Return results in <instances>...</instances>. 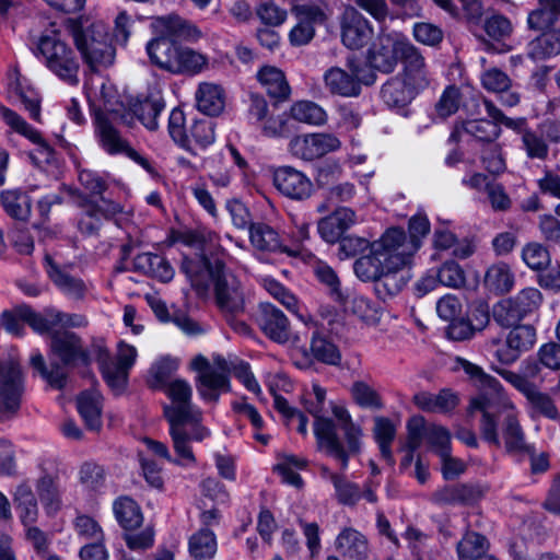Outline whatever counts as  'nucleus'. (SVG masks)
Instances as JSON below:
<instances>
[{
    "label": "nucleus",
    "instance_id": "obj_1",
    "mask_svg": "<svg viewBox=\"0 0 560 560\" xmlns=\"http://www.w3.org/2000/svg\"><path fill=\"white\" fill-rule=\"evenodd\" d=\"M416 252V242H408L404 230L390 228L370 244L368 255L355 260L354 272L362 281H375L378 292L383 288L395 295L405 285L398 273L411 264Z\"/></svg>",
    "mask_w": 560,
    "mask_h": 560
},
{
    "label": "nucleus",
    "instance_id": "obj_2",
    "mask_svg": "<svg viewBox=\"0 0 560 560\" xmlns=\"http://www.w3.org/2000/svg\"><path fill=\"white\" fill-rule=\"evenodd\" d=\"M223 248L214 255L185 259L182 270L192 287L206 290L211 283L218 307L226 314H240L245 311V294L237 277L225 268Z\"/></svg>",
    "mask_w": 560,
    "mask_h": 560
},
{
    "label": "nucleus",
    "instance_id": "obj_3",
    "mask_svg": "<svg viewBox=\"0 0 560 560\" xmlns=\"http://www.w3.org/2000/svg\"><path fill=\"white\" fill-rule=\"evenodd\" d=\"M163 392L172 404L164 408L171 425V435L178 455H192L190 441H201L208 431L200 427L201 411L191 404L192 388L183 378H174L164 386Z\"/></svg>",
    "mask_w": 560,
    "mask_h": 560
},
{
    "label": "nucleus",
    "instance_id": "obj_4",
    "mask_svg": "<svg viewBox=\"0 0 560 560\" xmlns=\"http://www.w3.org/2000/svg\"><path fill=\"white\" fill-rule=\"evenodd\" d=\"M150 27L155 37L145 46L149 59L159 69L170 73L173 72L180 46L171 38L197 43L202 37L197 25L175 14L152 18Z\"/></svg>",
    "mask_w": 560,
    "mask_h": 560
},
{
    "label": "nucleus",
    "instance_id": "obj_5",
    "mask_svg": "<svg viewBox=\"0 0 560 560\" xmlns=\"http://www.w3.org/2000/svg\"><path fill=\"white\" fill-rule=\"evenodd\" d=\"M37 49L46 67L70 85L79 83L80 63L74 51L57 34L43 35Z\"/></svg>",
    "mask_w": 560,
    "mask_h": 560
},
{
    "label": "nucleus",
    "instance_id": "obj_6",
    "mask_svg": "<svg viewBox=\"0 0 560 560\" xmlns=\"http://www.w3.org/2000/svg\"><path fill=\"white\" fill-rule=\"evenodd\" d=\"M74 43L91 70L109 67L114 62L115 49L102 23H94L85 30H77Z\"/></svg>",
    "mask_w": 560,
    "mask_h": 560
},
{
    "label": "nucleus",
    "instance_id": "obj_7",
    "mask_svg": "<svg viewBox=\"0 0 560 560\" xmlns=\"http://www.w3.org/2000/svg\"><path fill=\"white\" fill-rule=\"evenodd\" d=\"M85 93L93 117L97 114L119 117L121 124L127 127L133 126V117L126 113L127 104L117 89L105 78L98 75L91 78L85 84Z\"/></svg>",
    "mask_w": 560,
    "mask_h": 560
},
{
    "label": "nucleus",
    "instance_id": "obj_8",
    "mask_svg": "<svg viewBox=\"0 0 560 560\" xmlns=\"http://www.w3.org/2000/svg\"><path fill=\"white\" fill-rule=\"evenodd\" d=\"M117 122H121L119 117L114 118V116L103 114L93 117L94 135L100 148L109 155H126L151 173L153 168L149 160L137 152L129 141L121 136L116 127Z\"/></svg>",
    "mask_w": 560,
    "mask_h": 560
},
{
    "label": "nucleus",
    "instance_id": "obj_9",
    "mask_svg": "<svg viewBox=\"0 0 560 560\" xmlns=\"http://www.w3.org/2000/svg\"><path fill=\"white\" fill-rule=\"evenodd\" d=\"M191 366L198 372L197 388L205 400L217 401L221 392L230 390V365L223 357L215 355L210 363L207 358L198 355Z\"/></svg>",
    "mask_w": 560,
    "mask_h": 560
},
{
    "label": "nucleus",
    "instance_id": "obj_10",
    "mask_svg": "<svg viewBox=\"0 0 560 560\" xmlns=\"http://www.w3.org/2000/svg\"><path fill=\"white\" fill-rule=\"evenodd\" d=\"M3 120L13 131L23 136L35 145L30 152V159L37 167L48 172L58 166L56 151L37 129L28 125L20 115L11 109L3 110Z\"/></svg>",
    "mask_w": 560,
    "mask_h": 560
},
{
    "label": "nucleus",
    "instance_id": "obj_11",
    "mask_svg": "<svg viewBox=\"0 0 560 560\" xmlns=\"http://www.w3.org/2000/svg\"><path fill=\"white\" fill-rule=\"evenodd\" d=\"M24 389L20 363L14 359L0 361V420L9 419L19 411Z\"/></svg>",
    "mask_w": 560,
    "mask_h": 560
},
{
    "label": "nucleus",
    "instance_id": "obj_12",
    "mask_svg": "<svg viewBox=\"0 0 560 560\" xmlns=\"http://www.w3.org/2000/svg\"><path fill=\"white\" fill-rule=\"evenodd\" d=\"M541 302L542 294L538 289L525 288L516 295L500 301L493 308V315L500 325L510 327L536 311Z\"/></svg>",
    "mask_w": 560,
    "mask_h": 560
},
{
    "label": "nucleus",
    "instance_id": "obj_13",
    "mask_svg": "<svg viewBox=\"0 0 560 560\" xmlns=\"http://www.w3.org/2000/svg\"><path fill=\"white\" fill-rule=\"evenodd\" d=\"M46 334L50 335V354L61 362L62 368L90 365V351L79 335L69 330Z\"/></svg>",
    "mask_w": 560,
    "mask_h": 560
},
{
    "label": "nucleus",
    "instance_id": "obj_14",
    "mask_svg": "<svg viewBox=\"0 0 560 560\" xmlns=\"http://www.w3.org/2000/svg\"><path fill=\"white\" fill-rule=\"evenodd\" d=\"M341 42L352 50H358L368 45L374 36V30L370 21L354 7L348 5L339 18Z\"/></svg>",
    "mask_w": 560,
    "mask_h": 560
},
{
    "label": "nucleus",
    "instance_id": "obj_15",
    "mask_svg": "<svg viewBox=\"0 0 560 560\" xmlns=\"http://www.w3.org/2000/svg\"><path fill=\"white\" fill-rule=\"evenodd\" d=\"M341 145L340 140L325 132L306 133L293 137L289 142V151L298 159L313 161L337 151Z\"/></svg>",
    "mask_w": 560,
    "mask_h": 560
},
{
    "label": "nucleus",
    "instance_id": "obj_16",
    "mask_svg": "<svg viewBox=\"0 0 560 560\" xmlns=\"http://www.w3.org/2000/svg\"><path fill=\"white\" fill-rule=\"evenodd\" d=\"M409 44L410 42L396 39L389 34H380L368 50V63L381 72L390 73L398 59H401L402 47Z\"/></svg>",
    "mask_w": 560,
    "mask_h": 560
},
{
    "label": "nucleus",
    "instance_id": "obj_17",
    "mask_svg": "<svg viewBox=\"0 0 560 560\" xmlns=\"http://www.w3.org/2000/svg\"><path fill=\"white\" fill-rule=\"evenodd\" d=\"M491 342L498 347L494 357L503 364H512L520 358L521 353L534 347L536 330L530 325H517L510 330L504 343L497 339Z\"/></svg>",
    "mask_w": 560,
    "mask_h": 560
},
{
    "label": "nucleus",
    "instance_id": "obj_18",
    "mask_svg": "<svg viewBox=\"0 0 560 560\" xmlns=\"http://www.w3.org/2000/svg\"><path fill=\"white\" fill-rule=\"evenodd\" d=\"M272 179L278 191L292 200H305L312 196V180L292 166L277 167Z\"/></svg>",
    "mask_w": 560,
    "mask_h": 560
},
{
    "label": "nucleus",
    "instance_id": "obj_19",
    "mask_svg": "<svg viewBox=\"0 0 560 560\" xmlns=\"http://www.w3.org/2000/svg\"><path fill=\"white\" fill-rule=\"evenodd\" d=\"M505 374V381L526 397L534 412L550 420H560V412L548 394L540 392L534 383H527L511 373Z\"/></svg>",
    "mask_w": 560,
    "mask_h": 560
},
{
    "label": "nucleus",
    "instance_id": "obj_20",
    "mask_svg": "<svg viewBox=\"0 0 560 560\" xmlns=\"http://www.w3.org/2000/svg\"><path fill=\"white\" fill-rule=\"evenodd\" d=\"M402 72L399 74L408 84L419 93L430 84L429 71L424 57L411 43L401 50Z\"/></svg>",
    "mask_w": 560,
    "mask_h": 560
},
{
    "label": "nucleus",
    "instance_id": "obj_21",
    "mask_svg": "<svg viewBox=\"0 0 560 560\" xmlns=\"http://www.w3.org/2000/svg\"><path fill=\"white\" fill-rule=\"evenodd\" d=\"M457 365L475 382L480 388V394L494 396V402L503 407H512L513 402L509 398L501 383L492 375L486 373L483 369L470 361L457 358Z\"/></svg>",
    "mask_w": 560,
    "mask_h": 560
},
{
    "label": "nucleus",
    "instance_id": "obj_22",
    "mask_svg": "<svg viewBox=\"0 0 560 560\" xmlns=\"http://www.w3.org/2000/svg\"><path fill=\"white\" fill-rule=\"evenodd\" d=\"M325 89L335 96L358 97L362 91V82L358 69L350 72L340 67H331L323 75Z\"/></svg>",
    "mask_w": 560,
    "mask_h": 560
},
{
    "label": "nucleus",
    "instance_id": "obj_23",
    "mask_svg": "<svg viewBox=\"0 0 560 560\" xmlns=\"http://www.w3.org/2000/svg\"><path fill=\"white\" fill-rule=\"evenodd\" d=\"M258 325L269 339L278 343H285L290 340L289 319L282 311L270 303H260Z\"/></svg>",
    "mask_w": 560,
    "mask_h": 560
},
{
    "label": "nucleus",
    "instance_id": "obj_24",
    "mask_svg": "<svg viewBox=\"0 0 560 560\" xmlns=\"http://www.w3.org/2000/svg\"><path fill=\"white\" fill-rule=\"evenodd\" d=\"M355 222L357 214L352 209L339 207L317 222V231L326 243L335 244Z\"/></svg>",
    "mask_w": 560,
    "mask_h": 560
},
{
    "label": "nucleus",
    "instance_id": "obj_25",
    "mask_svg": "<svg viewBox=\"0 0 560 560\" xmlns=\"http://www.w3.org/2000/svg\"><path fill=\"white\" fill-rule=\"evenodd\" d=\"M514 409V405L512 407H503L499 406L494 402V396H488V394H479L477 397L471 398L468 407V412L472 413L475 411L482 412V420L480 423V430L482 438L492 444L498 445L499 439L497 433V420L491 415V411H501Z\"/></svg>",
    "mask_w": 560,
    "mask_h": 560
},
{
    "label": "nucleus",
    "instance_id": "obj_26",
    "mask_svg": "<svg viewBox=\"0 0 560 560\" xmlns=\"http://www.w3.org/2000/svg\"><path fill=\"white\" fill-rule=\"evenodd\" d=\"M33 324L39 330V335L45 332L60 331L58 328H80L88 324L86 317L81 314L65 313L56 308H46L42 315H33Z\"/></svg>",
    "mask_w": 560,
    "mask_h": 560
},
{
    "label": "nucleus",
    "instance_id": "obj_27",
    "mask_svg": "<svg viewBox=\"0 0 560 560\" xmlns=\"http://www.w3.org/2000/svg\"><path fill=\"white\" fill-rule=\"evenodd\" d=\"M298 22L289 33L293 46L308 44L315 35V24L324 21V13L318 7L302 5L296 11Z\"/></svg>",
    "mask_w": 560,
    "mask_h": 560
},
{
    "label": "nucleus",
    "instance_id": "obj_28",
    "mask_svg": "<svg viewBox=\"0 0 560 560\" xmlns=\"http://www.w3.org/2000/svg\"><path fill=\"white\" fill-rule=\"evenodd\" d=\"M256 78L269 97L277 102H284L290 97L291 86L281 69L264 66L257 71Z\"/></svg>",
    "mask_w": 560,
    "mask_h": 560
},
{
    "label": "nucleus",
    "instance_id": "obj_29",
    "mask_svg": "<svg viewBox=\"0 0 560 560\" xmlns=\"http://www.w3.org/2000/svg\"><path fill=\"white\" fill-rule=\"evenodd\" d=\"M336 550L349 560H365L369 544L363 534L352 527H345L335 539Z\"/></svg>",
    "mask_w": 560,
    "mask_h": 560
},
{
    "label": "nucleus",
    "instance_id": "obj_30",
    "mask_svg": "<svg viewBox=\"0 0 560 560\" xmlns=\"http://www.w3.org/2000/svg\"><path fill=\"white\" fill-rule=\"evenodd\" d=\"M209 68L210 59L207 54L180 45L172 74L194 77L209 70Z\"/></svg>",
    "mask_w": 560,
    "mask_h": 560
},
{
    "label": "nucleus",
    "instance_id": "obj_31",
    "mask_svg": "<svg viewBox=\"0 0 560 560\" xmlns=\"http://www.w3.org/2000/svg\"><path fill=\"white\" fill-rule=\"evenodd\" d=\"M164 108L160 98L145 97L144 100L130 101L126 106V113L138 119L147 129H158V117Z\"/></svg>",
    "mask_w": 560,
    "mask_h": 560
},
{
    "label": "nucleus",
    "instance_id": "obj_32",
    "mask_svg": "<svg viewBox=\"0 0 560 560\" xmlns=\"http://www.w3.org/2000/svg\"><path fill=\"white\" fill-rule=\"evenodd\" d=\"M249 240L252 245L262 252H285L290 255H296L299 249H288L282 245L278 232L266 223H253L249 226Z\"/></svg>",
    "mask_w": 560,
    "mask_h": 560
},
{
    "label": "nucleus",
    "instance_id": "obj_33",
    "mask_svg": "<svg viewBox=\"0 0 560 560\" xmlns=\"http://www.w3.org/2000/svg\"><path fill=\"white\" fill-rule=\"evenodd\" d=\"M44 260L48 277L59 290L73 299H80L84 295L85 285L81 279L71 276L60 268L49 255H46Z\"/></svg>",
    "mask_w": 560,
    "mask_h": 560
},
{
    "label": "nucleus",
    "instance_id": "obj_34",
    "mask_svg": "<svg viewBox=\"0 0 560 560\" xmlns=\"http://www.w3.org/2000/svg\"><path fill=\"white\" fill-rule=\"evenodd\" d=\"M419 94L399 75L390 78L383 86L381 96L388 107L402 108Z\"/></svg>",
    "mask_w": 560,
    "mask_h": 560
},
{
    "label": "nucleus",
    "instance_id": "obj_35",
    "mask_svg": "<svg viewBox=\"0 0 560 560\" xmlns=\"http://www.w3.org/2000/svg\"><path fill=\"white\" fill-rule=\"evenodd\" d=\"M197 107L209 116L219 115L225 105L223 89L211 82H201L195 94Z\"/></svg>",
    "mask_w": 560,
    "mask_h": 560
},
{
    "label": "nucleus",
    "instance_id": "obj_36",
    "mask_svg": "<svg viewBox=\"0 0 560 560\" xmlns=\"http://www.w3.org/2000/svg\"><path fill=\"white\" fill-rule=\"evenodd\" d=\"M77 408L90 430H100L102 427V396L97 390L83 392L77 399Z\"/></svg>",
    "mask_w": 560,
    "mask_h": 560
},
{
    "label": "nucleus",
    "instance_id": "obj_37",
    "mask_svg": "<svg viewBox=\"0 0 560 560\" xmlns=\"http://www.w3.org/2000/svg\"><path fill=\"white\" fill-rule=\"evenodd\" d=\"M314 435L320 451L343 455L335 422L326 417L315 418Z\"/></svg>",
    "mask_w": 560,
    "mask_h": 560
},
{
    "label": "nucleus",
    "instance_id": "obj_38",
    "mask_svg": "<svg viewBox=\"0 0 560 560\" xmlns=\"http://www.w3.org/2000/svg\"><path fill=\"white\" fill-rule=\"evenodd\" d=\"M560 16V0H539V8L527 18L528 27L536 32H546Z\"/></svg>",
    "mask_w": 560,
    "mask_h": 560
},
{
    "label": "nucleus",
    "instance_id": "obj_39",
    "mask_svg": "<svg viewBox=\"0 0 560 560\" xmlns=\"http://www.w3.org/2000/svg\"><path fill=\"white\" fill-rule=\"evenodd\" d=\"M533 60H545L560 54V30H549L533 39L527 47Z\"/></svg>",
    "mask_w": 560,
    "mask_h": 560
},
{
    "label": "nucleus",
    "instance_id": "obj_40",
    "mask_svg": "<svg viewBox=\"0 0 560 560\" xmlns=\"http://www.w3.org/2000/svg\"><path fill=\"white\" fill-rule=\"evenodd\" d=\"M8 86L16 94L19 101L23 104L24 108L30 113V116L39 121L40 120V100L38 94L32 90L26 89L16 70L10 71L8 74Z\"/></svg>",
    "mask_w": 560,
    "mask_h": 560
},
{
    "label": "nucleus",
    "instance_id": "obj_41",
    "mask_svg": "<svg viewBox=\"0 0 560 560\" xmlns=\"http://www.w3.org/2000/svg\"><path fill=\"white\" fill-rule=\"evenodd\" d=\"M189 553L194 560H211L218 549L217 537L209 528H200L188 541Z\"/></svg>",
    "mask_w": 560,
    "mask_h": 560
},
{
    "label": "nucleus",
    "instance_id": "obj_42",
    "mask_svg": "<svg viewBox=\"0 0 560 560\" xmlns=\"http://www.w3.org/2000/svg\"><path fill=\"white\" fill-rule=\"evenodd\" d=\"M135 265L138 269L150 273L163 282H167L174 277V269L171 264L165 257L158 254H140L136 257Z\"/></svg>",
    "mask_w": 560,
    "mask_h": 560
},
{
    "label": "nucleus",
    "instance_id": "obj_43",
    "mask_svg": "<svg viewBox=\"0 0 560 560\" xmlns=\"http://www.w3.org/2000/svg\"><path fill=\"white\" fill-rule=\"evenodd\" d=\"M0 202L4 211L14 219L26 220L31 214V198L20 189L2 191L0 194Z\"/></svg>",
    "mask_w": 560,
    "mask_h": 560
},
{
    "label": "nucleus",
    "instance_id": "obj_44",
    "mask_svg": "<svg viewBox=\"0 0 560 560\" xmlns=\"http://www.w3.org/2000/svg\"><path fill=\"white\" fill-rule=\"evenodd\" d=\"M33 315H42V313L35 312L27 305H20L12 312H4L1 317V324L8 332L15 336L23 334L22 323H26L35 332L39 334V330L33 324Z\"/></svg>",
    "mask_w": 560,
    "mask_h": 560
},
{
    "label": "nucleus",
    "instance_id": "obj_45",
    "mask_svg": "<svg viewBox=\"0 0 560 560\" xmlns=\"http://www.w3.org/2000/svg\"><path fill=\"white\" fill-rule=\"evenodd\" d=\"M117 522L127 530L135 529L142 524L143 517L139 505L128 497L118 498L113 505Z\"/></svg>",
    "mask_w": 560,
    "mask_h": 560
},
{
    "label": "nucleus",
    "instance_id": "obj_46",
    "mask_svg": "<svg viewBox=\"0 0 560 560\" xmlns=\"http://www.w3.org/2000/svg\"><path fill=\"white\" fill-rule=\"evenodd\" d=\"M339 304L368 325H376L381 319L378 308L363 295H346L345 303Z\"/></svg>",
    "mask_w": 560,
    "mask_h": 560
},
{
    "label": "nucleus",
    "instance_id": "obj_47",
    "mask_svg": "<svg viewBox=\"0 0 560 560\" xmlns=\"http://www.w3.org/2000/svg\"><path fill=\"white\" fill-rule=\"evenodd\" d=\"M290 117L306 125L320 126L327 121L326 110L312 101H298L290 107Z\"/></svg>",
    "mask_w": 560,
    "mask_h": 560
},
{
    "label": "nucleus",
    "instance_id": "obj_48",
    "mask_svg": "<svg viewBox=\"0 0 560 560\" xmlns=\"http://www.w3.org/2000/svg\"><path fill=\"white\" fill-rule=\"evenodd\" d=\"M503 439L509 452L533 454L535 447L525 441L524 432L515 417H508L505 420Z\"/></svg>",
    "mask_w": 560,
    "mask_h": 560
},
{
    "label": "nucleus",
    "instance_id": "obj_49",
    "mask_svg": "<svg viewBox=\"0 0 560 560\" xmlns=\"http://www.w3.org/2000/svg\"><path fill=\"white\" fill-rule=\"evenodd\" d=\"M514 273L509 265L499 262L491 266L485 276L486 285L497 293H508L514 287Z\"/></svg>",
    "mask_w": 560,
    "mask_h": 560
},
{
    "label": "nucleus",
    "instance_id": "obj_50",
    "mask_svg": "<svg viewBox=\"0 0 560 560\" xmlns=\"http://www.w3.org/2000/svg\"><path fill=\"white\" fill-rule=\"evenodd\" d=\"M273 406L289 429L295 430L302 435L307 433V417L301 410L291 407L284 397L276 393H273Z\"/></svg>",
    "mask_w": 560,
    "mask_h": 560
},
{
    "label": "nucleus",
    "instance_id": "obj_51",
    "mask_svg": "<svg viewBox=\"0 0 560 560\" xmlns=\"http://www.w3.org/2000/svg\"><path fill=\"white\" fill-rule=\"evenodd\" d=\"M463 130L482 143H493L501 135L498 121L493 119H470L463 124Z\"/></svg>",
    "mask_w": 560,
    "mask_h": 560
},
{
    "label": "nucleus",
    "instance_id": "obj_52",
    "mask_svg": "<svg viewBox=\"0 0 560 560\" xmlns=\"http://www.w3.org/2000/svg\"><path fill=\"white\" fill-rule=\"evenodd\" d=\"M30 363L51 387L61 389L66 385L68 375L65 368L51 363L48 369L39 351L32 353Z\"/></svg>",
    "mask_w": 560,
    "mask_h": 560
},
{
    "label": "nucleus",
    "instance_id": "obj_53",
    "mask_svg": "<svg viewBox=\"0 0 560 560\" xmlns=\"http://www.w3.org/2000/svg\"><path fill=\"white\" fill-rule=\"evenodd\" d=\"M36 489L46 513H57L61 508V497L56 480L45 475L37 481Z\"/></svg>",
    "mask_w": 560,
    "mask_h": 560
},
{
    "label": "nucleus",
    "instance_id": "obj_54",
    "mask_svg": "<svg viewBox=\"0 0 560 560\" xmlns=\"http://www.w3.org/2000/svg\"><path fill=\"white\" fill-rule=\"evenodd\" d=\"M373 423L372 434L381 455H390L392 444L396 438V425L389 418L383 416L374 417Z\"/></svg>",
    "mask_w": 560,
    "mask_h": 560
},
{
    "label": "nucleus",
    "instance_id": "obj_55",
    "mask_svg": "<svg viewBox=\"0 0 560 560\" xmlns=\"http://www.w3.org/2000/svg\"><path fill=\"white\" fill-rule=\"evenodd\" d=\"M313 270L317 280L327 287L330 298L337 303H345L346 294L336 271L322 260L314 265Z\"/></svg>",
    "mask_w": 560,
    "mask_h": 560
},
{
    "label": "nucleus",
    "instance_id": "obj_56",
    "mask_svg": "<svg viewBox=\"0 0 560 560\" xmlns=\"http://www.w3.org/2000/svg\"><path fill=\"white\" fill-rule=\"evenodd\" d=\"M311 352L317 361L325 364L338 365L341 361L337 346L319 334H314L312 337Z\"/></svg>",
    "mask_w": 560,
    "mask_h": 560
},
{
    "label": "nucleus",
    "instance_id": "obj_57",
    "mask_svg": "<svg viewBox=\"0 0 560 560\" xmlns=\"http://www.w3.org/2000/svg\"><path fill=\"white\" fill-rule=\"evenodd\" d=\"M487 539L477 533H467L457 544V552L460 560H475L488 556Z\"/></svg>",
    "mask_w": 560,
    "mask_h": 560
},
{
    "label": "nucleus",
    "instance_id": "obj_58",
    "mask_svg": "<svg viewBox=\"0 0 560 560\" xmlns=\"http://www.w3.org/2000/svg\"><path fill=\"white\" fill-rule=\"evenodd\" d=\"M178 369V360L165 357L158 360L150 369V384L153 388L162 389Z\"/></svg>",
    "mask_w": 560,
    "mask_h": 560
},
{
    "label": "nucleus",
    "instance_id": "obj_59",
    "mask_svg": "<svg viewBox=\"0 0 560 560\" xmlns=\"http://www.w3.org/2000/svg\"><path fill=\"white\" fill-rule=\"evenodd\" d=\"M522 141V150L530 160L545 161L549 154V145L542 135L529 129L525 131Z\"/></svg>",
    "mask_w": 560,
    "mask_h": 560
},
{
    "label": "nucleus",
    "instance_id": "obj_60",
    "mask_svg": "<svg viewBox=\"0 0 560 560\" xmlns=\"http://www.w3.org/2000/svg\"><path fill=\"white\" fill-rule=\"evenodd\" d=\"M522 259L532 270H542L550 264V253L542 244L532 242L523 247Z\"/></svg>",
    "mask_w": 560,
    "mask_h": 560
},
{
    "label": "nucleus",
    "instance_id": "obj_61",
    "mask_svg": "<svg viewBox=\"0 0 560 560\" xmlns=\"http://www.w3.org/2000/svg\"><path fill=\"white\" fill-rule=\"evenodd\" d=\"M429 424L422 416H412L408 419L406 423L407 429V440H406V448L407 451L413 453L416 452L422 444L423 441H427V432L429 431Z\"/></svg>",
    "mask_w": 560,
    "mask_h": 560
},
{
    "label": "nucleus",
    "instance_id": "obj_62",
    "mask_svg": "<svg viewBox=\"0 0 560 560\" xmlns=\"http://www.w3.org/2000/svg\"><path fill=\"white\" fill-rule=\"evenodd\" d=\"M167 128L170 136L179 147L196 154V152L190 147V139L185 128V115L182 109L174 108L171 112Z\"/></svg>",
    "mask_w": 560,
    "mask_h": 560
},
{
    "label": "nucleus",
    "instance_id": "obj_63",
    "mask_svg": "<svg viewBox=\"0 0 560 560\" xmlns=\"http://www.w3.org/2000/svg\"><path fill=\"white\" fill-rule=\"evenodd\" d=\"M353 400L365 409H381L383 401L380 394L364 382H355L351 387Z\"/></svg>",
    "mask_w": 560,
    "mask_h": 560
},
{
    "label": "nucleus",
    "instance_id": "obj_64",
    "mask_svg": "<svg viewBox=\"0 0 560 560\" xmlns=\"http://www.w3.org/2000/svg\"><path fill=\"white\" fill-rule=\"evenodd\" d=\"M438 270V277L441 285L460 289L466 283V273L457 262L445 261Z\"/></svg>",
    "mask_w": 560,
    "mask_h": 560
}]
</instances>
